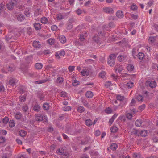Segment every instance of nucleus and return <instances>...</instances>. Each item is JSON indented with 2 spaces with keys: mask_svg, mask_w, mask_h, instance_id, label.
<instances>
[{
  "mask_svg": "<svg viewBox=\"0 0 158 158\" xmlns=\"http://www.w3.org/2000/svg\"><path fill=\"white\" fill-rule=\"evenodd\" d=\"M116 55L114 54H110L109 56L107 61L108 65L110 66H113L114 65L115 59L116 58Z\"/></svg>",
  "mask_w": 158,
  "mask_h": 158,
  "instance_id": "obj_1",
  "label": "nucleus"
},
{
  "mask_svg": "<svg viewBox=\"0 0 158 158\" xmlns=\"http://www.w3.org/2000/svg\"><path fill=\"white\" fill-rule=\"evenodd\" d=\"M17 3V1L15 0H12L10 2L6 5V7L9 10H13L14 6L16 5Z\"/></svg>",
  "mask_w": 158,
  "mask_h": 158,
  "instance_id": "obj_2",
  "label": "nucleus"
},
{
  "mask_svg": "<svg viewBox=\"0 0 158 158\" xmlns=\"http://www.w3.org/2000/svg\"><path fill=\"white\" fill-rule=\"evenodd\" d=\"M14 34L10 32L5 36V40L7 42L9 41H12V40L15 39V36Z\"/></svg>",
  "mask_w": 158,
  "mask_h": 158,
  "instance_id": "obj_3",
  "label": "nucleus"
},
{
  "mask_svg": "<svg viewBox=\"0 0 158 158\" xmlns=\"http://www.w3.org/2000/svg\"><path fill=\"white\" fill-rule=\"evenodd\" d=\"M85 40L84 36L83 35H80L79 39L77 40L75 43L77 45H82L84 44L83 41Z\"/></svg>",
  "mask_w": 158,
  "mask_h": 158,
  "instance_id": "obj_4",
  "label": "nucleus"
},
{
  "mask_svg": "<svg viewBox=\"0 0 158 158\" xmlns=\"http://www.w3.org/2000/svg\"><path fill=\"white\" fill-rule=\"evenodd\" d=\"M91 139L89 137L86 136L83 139L81 140V142L80 144L81 145H86L90 143Z\"/></svg>",
  "mask_w": 158,
  "mask_h": 158,
  "instance_id": "obj_5",
  "label": "nucleus"
},
{
  "mask_svg": "<svg viewBox=\"0 0 158 158\" xmlns=\"http://www.w3.org/2000/svg\"><path fill=\"white\" fill-rule=\"evenodd\" d=\"M81 101L83 103L84 106L89 108L90 105L87 101L83 97H81Z\"/></svg>",
  "mask_w": 158,
  "mask_h": 158,
  "instance_id": "obj_6",
  "label": "nucleus"
},
{
  "mask_svg": "<svg viewBox=\"0 0 158 158\" xmlns=\"http://www.w3.org/2000/svg\"><path fill=\"white\" fill-rule=\"evenodd\" d=\"M103 11L104 12L107 13H113L114 12V10L112 8L110 7H106L103 9Z\"/></svg>",
  "mask_w": 158,
  "mask_h": 158,
  "instance_id": "obj_7",
  "label": "nucleus"
},
{
  "mask_svg": "<svg viewBox=\"0 0 158 158\" xmlns=\"http://www.w3.org/2000/svg\"><path fill=\"white\" fill-rule=\"evenodd\" d=\"M24 19V16L21 14H19L17 15V19L19 21L22 22Z\"/></svg>",
  "mask_w": 158,
  "mask_h": 158,
  "instance_id": "obj_8",
  "label": "nucleus"
},
{
  "mask_svg": "<svg viewBox=\"0 0 158 158\" xmlns=\"http://www.w3.org/2000/svg\"><path fill=\"white\" fill-rule=\"evenodd\" d=\"M114 69L116 72L118 73H120L123 70V68L122 66H116L114 67Z\"/></svg>",
  "mask_w": 158,
  "mask_h": 158,
  "instance_id": "obj_9",
  "label": "nucleus"
},
{
  "mask_svg": "<svg viewBox=\"0 0 158 158\" xmlns=\"http://www.w3.org/2000/svg\"><path fill=\"white\" fill-rule=\"evenodd\" d=\"M43 116L41 115L40 114H37L35 117V119L36 121L39 122H40L42 121Z\"/></svg>",
  "mask_w": 158,
  "mask_h": 158,
  "instance_id": "obj_10",
  "label": "nucleus"
},
{
  "mask_svg": "<svg viewBox=\"0 0 158 158\" xmlns=\"http://www.w3.org/2000/svg\"><path fill=\"white\" fill-rule=\"evenodd\" d=\"M131 134L135 136H139V131L134 129L131 132Z\"/></svg>",
  "mask_w": 158,
  "mask_h": 158,
  "instance_id": "obj_11",
  "label": "nucleus"
},
{
  "mask_svg": "<svg viewBox=\"0 0 158 158\" xmlns=\"http://www.w3.org/2000/svg\"><path fill=\"white\" fill-rule=\"evenodd\" d=\"M40 106L38 104H35L33 107V110L37 112H39L40 110Z\"/></svg>",
  "mask_w": 158,
  "mask_h": 158,
  "instance_id": "obj_12",
  "label": "nucleus"
},
{
  "mask_svg": "<svg viewBox=\"0 0 158 158\" xmlns=\"http://www.w3.org/2000/svg\"><path fill=\"white\" fill-rule=\"evenodd\" d=\"M34 27L36 30H38L41 29V24L38 23H34L33 24Z\"/></svg>",
  "mask_w": 158,
  "mask_h": 158,
  "instance_id": "obj_13",
  "label": "nucleus"
},
{
  "mask_svg": "<svg viewBox=\"0 0 158 158\" xmlns=\"http://www.w3.org/2000/svg\"><path fill=\"white\" fill-rule=\"evenodd\" d=\"M85 95L87 98H91L93 96V94L91 91H88L86 92Z\"/></svg>",
  "mask_w": 158,
  "mask_h": 158,
  "instance_id": "obj_14",
  "label": "nucleus"
},
{
  "mask_svg": "<svg viewBox=\"0 0 158 158\" xmlns=\"http://www.w3.org/2000/svg\"><path fill=\"white\" fill-rule=\"evenodd\" d=\"M40 44L39 41H35L33 42V46L36 48H39L40 47Z\"/></svg>",
  "mask_w": 158,
  "mask_h": 158,
  "instance_id": "obj_15",
  "label": "nucleus"
},
{
  "mask_svg": "<svg viewBox=\"0 0 158 158\" xmlns=\"http://www.w3.org/2000/svg\"><path fill=\"white\" fill-rule=\"evenodd\" d=\"M147 132L146 130H143L141 131H139V135L143 137H145L147 135Z\"/></svg>",
  "mask_w": 158,
  "mask_h": 158,
  "instance_id": "obj_16",
  "label": "nucleus"
},
{
  "mask_svg": "<svg viewBox=\"0 0 158 158\" xmlns=\"http://www.w3.org/2000/svg\"><path fill=\"white\" fill-rule=\"evenodd\" d=\"M117 16L119 18H122L123 17L124 15L122 11H118L116 13Z\"/></svg>",
  "mask_w": 158,
  "mask_h": 158,
  "instance_id": "obj_17",
  "label": "nucleus"
},
{
  "mask_svg": "<svg viewBox=\"0 0 158 158\" xmlns=\"http://www.w3.org/2000/svg\"><path fill=\"white\" fill-rule=\"evenodd\" d=\"M37 96L38 98L40 99V100H45V97L44 96L42 93H38L37 94Z\"/></svg>",
  "mask_w": 158,
  "mask_h": 158,
  "instance_id": "obj_18",
  "label": "nucleus"
},
{
  "mask_svg": "<svg viewBox=\"0 0 158 158\" xmlns=\"http://www.w3.org/2000/svg\"><path fill=\"white\" fill-rule=\"evenodd\" d=\"M127 69L128 71H131L134 69V67L132 64H129L127 65Z\"/></svg>",
  "mask_w": 158,
  "mask_h": 158,
  "instance_id": "obj_19",
  "label": "nucleus"
},
{
  "mask_svg": "<svg viewBox=\"0 0 158 158\" xmlns=\"http://www.w3.org/2000/svg\"><path fill=\"white\" fill-rule=\"evenodd\" d=\"M59 40L60 42L62 43H64L66 42V38L63 35L60 36L59 37Z\"/></svg>",
  "mask_w": 158,
  "mask_h": 158,
  "instance_id": "obj_20",
  "label": "nucleus"
},
{
  "mask_svg": "<svg viewBox=\"0 0 158 158\" xmlns=\"http://www.w3.org/2000/svg\"><path fill=\"white\" fill-rule=\"evenodd\" d=\"M149 86L151 88H155L156 86V83L155 81H151L150 82Z\"/></svg>",
  "mask_w": 158,
  "mask_h": 158,
  "instance_id": "obj_21",
  "label": "nucleus"
},
{
  "mask_svg": "<svg viewBox=\"0 0 158 158\" xmlns=\"http://www.w3.org/2000/svg\"><path fill=\"white\" fill-rule=\"evenodd\" d=\"M24 14L27 17H29L30 16L31 11L29 8H26L25 10Z\"/></svg>",
  "mask_w": 158,
  "mask_h": 158,
  "instance_id": "obj_22",
  "label": "nucleus"
},
{
  "mask_svg": "<svg viewBox=\"0 0 158 158\" xmlns=\"http://www.w3.org/2000/svg\"><path fill=\"white\" fill-rule=\"evenodd\" d=\"M22 116V114L21 113L19 112H17L15 116V118L17 120H19L20 119Z\"/></svg>",
  "mask_w": 158,
  "mask_h": 158,
  "instance_id": "obj_23",
  "label": "nucleus"
},
{
  "mask_svg": "<svg viewBox=\"0 0 158 158\" xmlns=\"http://www.w3.org/2000/svg\"><path fill=\"white\" fill-rule=\"evenodd\" d=\"M16 80L14 78L10 79L9 81V84L11 86H14L15 85Z\"/></svg>",
  "mask_w": 158,
  "mask_h": 158,
  "instance_id": "obj_24",
  "label": "nucleus"
},
{
  "mask_svg": "<svg viewBox=\"0 0 158 158\" xmlns=\"http://www.w3.org/2000/svg\"><path fill=\"white\" fill-rule=\"evenodd\" d=\"M77 111L79 113H82L85 110L84 107L82 106H80L77 108Z\"/></svg>",
  "mask_w": 158,
  "mask_h": 158,
  "instance_id": "obj_25",
  "label": "nucleus"
},
{
  "mask_svg": "<svg viewBox=\"0 0 158 158\" xmlns=\"http://www.w3.org/2000/svg\"><path fill=\"white\" fill-rule=\"evenodd\" d=\"M85 124L87 126H90L92 124V121L89 119H86L85 121Z\"/></svg>",
  "mask_w": 158,
  "mask_h": 158,
  "instance_id": "obj_26",
  "label": "nucleus"
},
{
  "mask_svg": "<svg viewBox=\"0 0 158 158\" xmlns=\"http://www.w3.org/2000/svg\"><path fill=\"white\" fill-rule=\"evenodd\" d=\"M15 124V122L13 120H10L9 123V126L10 127L12 128L14 127Z\"/></svg>",
  "mask_w": 158,
  "mask_h": 158,
  "instance_id": "obj_27",
  "label": "nucleus"
},
{
  "mask_svg": "<svg viewBox=\"0 0 158 158\" xmlns=\"http://www.w3.org/2000/svg\"><path fill=\"white\" fill-rule=\"evenodd\" d=\"M28 76L33 78L36 77L37 76V74L34 72L29 73L28 74Z\"/></svg>",
  "mask_w": 158,
  "mask_h": 158,
  "instance_id": "obj_28",
  "label": "nucleus"
},
{
  "mask_svg": "<svg viewBox=\"0 0 158 158\" xmlns=\"http://www.w3.org/2000/svg\"><path fill=\"white\" fill-rule=\"evenodd\" d=\"M41 22L44 24H46V23H48V19L45 17H42L41 18L40 20Z\"/></svg>",
  "mask_w": 158,
  "mask_h": 158,
  "instance_id": "obj_29",
  "label": "nucleus"
},
{
  "mask_svg": "<svg viewBox=\"0 0 158 158\" xmlns=\"http://www.w3.org/2000/svg\"><path fill=\"white\" fill-rule=\"evenodd\" d=\"M49 105L48 103H44L43 105V108L44 109L47 110L49 109Z\"/></svg>",
  "mask_w": 158,
  "mask_h": 158,
  "instance_id": "obj_30",
  "label": "nucleus"
},
{
  "mask_svg": "<svg viewBox=\"0 0 158 158\" xmlns=\"http://www.w3.org/2000/svg\"><path fill=\"white\" fill-rule=\"evenodd\" d=\"M35 66L36 69H40L42 68L43 65L41 63H38L35 64Z\"/></svg>",
  "mask_w": 158,
  "mask_h": 158,
  "instance_id": "obj_31",
  "label": "nucleus"
},
{
  "mask_svg": "<svg viewBox=\"0 0 158 158\" xmlns=\"http://www.w3.org/2000/svg\"><path fill=\"white\" fill-rule=\"evenodd\" d=\"M142 123V122L141 120L140 119H137L135 121V125L138 127H139L141 126Z\"/></svg>",
  "mask_w": 158,
  "mask_h": 158,
  "instance_id": "obj_32",
  "label": "nucleus"
},
{
  "mask_svg": "<svg viewBox=\"0 0 158 158\" xmlns=\"http://www.w3.org/2000/svg\"><path fill=\"white\" fill-rule=\"evenodd\" d=\"M26 132L24 130H21L19 131V135L22 137H24L26 134Z\"/></svg>",
  "mask_w": 158,
  "mask_h": 158,
  "instance_id": "obj_33",
  "label": "nucleus"
},
{
  "mask_svg": "<svg viewBox=\"0 0 158 158\" xmlns=\"http://www.w3.org/2000/svg\"><path fill=\"white\" fill-rule=\"evenodd\" d=\"M57 152L59 154L64 155V150L62 148H59L57 151Z\"/></svg>",
  "mask_w": 158,
  "mask_h": 158,
  "instance_id": "obj_34",
  "label": "nucleus"
},
{
  "mask_svg": "<svg viewBox=\"0 0 158 158\" xmlns=\"http://www.w3.org/2000/svg\"><path fill=\"white\" fill-rule=\"evenodd\" d=\"M28 107L27 105H25L22 107V110L24 113L27 112L28 110Z\"/></svg>",
  "mask_w": 158,
  "mask_h": 158,
  "instance_id": "obj_35",
  "label": "nucleus"
},
{
  "mask_svg": "<svg viewBox=\"0 0 158 158\" xmlns=\"http://www.w3.org/2000/svg\"><path fill=\"white\" fill-rule=\"evenodd\" d=\"M117 116V114H115L112 116V118L110 119L109 120V123H110V125L112 123Z\"/></svg>",
  "mask_w": 158,
  "mask_h": 158,
  "instance_id": "obj_36",
  "label": "nucleus"
},
{
  "mask_svg": "<svg viewBox=\"0 0 158 158\" xmlns=\"http://www.w3.org/2000/svg\"><path fill=\"white\" fill-rule=\"evenodd\" d=\"M144 56V54L142 52H139L137 55V57L140 60H142Z\"/></svg>",
  "mask_w": 158,
  "mask_h": 158,
  "instance_id": "obj_37",
  "label": "nucleus"
},
{
  "mask_svg": "<svg viewBox=\"0 0 158 158\" xmlns=\"http://www.w3.org/2000/svg\"><path fill=\"white\" fill-rule=\"evenodd\" d=\"M111 131L112 133H115L118 131V128L116 127L113 126L110 128Z\"/></svg>",
  "mask_w": 158,
  "mask_h": 158,
  "instance_id": "obj_38",
  "label": "nucleus"
},
{
  "mask_svg": "<svg viewBox=\"0 0 158 158\" xmlns=\"http://www.w3.org/2000/svg\"><path fill=\"white\" fill-rule=\"evenodd\" d=\"M93 41L97 43H99V37L98 36L95 35L93 37Z\"/></svg>",
  "mask_w": 158,
  "mask_h": 158,
  "instance_id": "obj_39",
  "label": "nucleus"
},
{
  "mask_svg": "<svg viewBox=\"0 0 158 158\" xmlns=\"http://www.w3.org/2000/svg\"><path fill=\"white\" fill-rule=\"evenodd\" d=\"M117 148V145L116 143H113L110 146L111 149L113 151L115 150Z\"/></svg>",
  "mask_w": 158,
  "mask_h": 158,
  "instance_id": "obj_40",
  "label": "nucleus"
},
{
  "mask_svg": "<svg viewBox=\"0 0 158 158\" xmlns=\"http://www.w3.org/2000/svg\"><path fill=\"white\" fill-rule=\"evenodd\" d=\"M71 110V107L69 106H65L63 107L62 110L64 111H67Z\"/></svg>",
  "mask_w": 158,
  "mask_h": 158,
  "instance_id": "obj_41",
  "label": "nucleus"
},
{
  "mask_svg": "<svg viewBox=\"0 0 158 158\" xmlns=\"http://www.w3.org/2000/svg\"><path fill=\"white\" fill-rule=\"evenodd\" d=\"M134 85V83L133 82H129L127 83L126 86L128 88H131Z\"/></svg>",
  "mask_w": 158,
  "mask_h": 158,
  "instance_id": "obj_42",
  "label": "nucleus"
},
{
  "mask_svg": "<svg viewBox=\"0 0 158 158\" xmlns=\"http://www.w3.org/2000/svg\"><path fill=\"white\" fill-rule=\"evenodd\" d=\"M66 26L67 28L68 29H71L73 27V24L69 22L66 24Z\"/></svg>",
  "mask_w": 158,
  "mask_h": 158,
  "instance_id": "obj_43",
  "label": "nucleus"
},
{
  "mask_svg": "<svg viewBox=\"0 0 158 158\" xmlns=\"http://www.w3.org/2000/svg\"><path fill=\"white\" fill-rule=\"evenodd\" d=\"M116 99L117 100L121 101L124 100V97L123 96H121L119 95H118L116 96Z\"/></svg>",
  "mask_w": 158,
  "mask_h": 158,
  "instance_id": "obj_44",
  "label": "nucleus"
},
{
  "mask_svg": "<svg viewBox=\"0 0 158 158\" xmlns=\"http://www.w3.org/2000/svg\"><path fill=\"white\" fill-rule=\"evenodd\" d=\"M138 50H137L136 48H134L132 50V55L134 58H136L135 56H136V54L137 53Z\"/></svg>",
  "mask_w": 158,
  "mask_h": 158,
  "instance_id": "obj_45",
  "label": "nucleus"
},
{
  "mask_svg": "<svg viewBox=\"0 0 158 158\" xmlns=\"http://www.w3.org/2000/svg\"><path fill=\"white\" fill-rule=\"evenodd\" d=\"M107 26H109V28L112 29L114 28L115 26V25L114 22H111L109 23Z\"/></svg>",
  "mask_w": 158,
  "mask_h": 158,
  "instance_id": "obj_46",
  "label": "nucleus"
},
{
  "mask_svg": "<svg viewBox=\"0 0 158 158\" xmlns=\"http://www.w3.org/2000/svg\"><path fill=\"white\" fill-rule=\"evenodd\" d=\"M11 155V154L10 152L9 153H6L3 155L2 158H9Z\"/></svg>",
  "mask_w": 158,
  "mask_h": 158,
  "instance_id": "obj_47",
  "label": "nucleus"
},
{
  "mask_svg": "<svg viewBox=\"0 0 158 158\" xmlns=\"http://www.w3.org/2000/svg\"><path fill=\"white\" fill-rule=\"evenodd\" d=\"M63 78L61 77H59L57 78L56 81L58 83H61L63 81Z\"/></svg>",
  "mask_w": 158,
  "mask_h": 158,
  "instance_id": "obj_48",
  "label": "nucleus"
},
{
  "mask_svg": "<svg viewBox=\"0 0 158 158\" xmlns=\"http://www.w3.org/2000/svg\"><path fill=\"white\" fill-rule=\"evenodd\" d=\"M68 22L72 24L73 23H76L77 22V20L75 18H72L69 19Z\"/></svg>",
  "mask_w": 158,
  "mask_h": 158,
  "instance_id": "obj_49",
  "label": "nucleus"
},
{
  "mask_svg": "<svg viewBox=\"0 0 158 158\" xmlns=\"http://www.w3.org/2000/svg\"><path fill=\"white\" fill-rule=\"evenodd\" d=\"M112 85L111 82L110 81H108L105 83V86L106 88H108L109 86Z\"/></svg>",
  "mask_w": 158,
  "mask_h": 158,
  "instance_id": "obj_50",
  "label": "nucleus"
},
{
  "mask_svg": "<svg viewBox=\"0 0 158 158\" xmlns=\"http://www.w3.org/2000/svg\"><path fill=\"white\" fill-rule=\"evenodd\" d=\"M118 60L120 62L124 60V57L123 55H119L118 57Z\"/></svg>",
  "mask_w": 158,
  "mask_h": 158,
  "instance_id": "obj_51",
  "label": "nucleus"
},
{
  "mask_svg": "<svg viewBox=\"0 0 158 158\" xmlns=\"http://www.w3.org/2000/svg\"><path fill=\"white\" fill-rule=\"evenodd\" d=\"M82 75L84 76H88L89 74V72L88 71H83L81 72Z\"/></svg>",
  "mask_w": 158,
  "mask_h": 158,
  "instance_id": "obj_52",
  "label": "nucleus"
},
{
  "mask_svg": "<svg viewBox=\"0 0 158 158\" xmlns=\"http://www.w3.org/2000/svg\"><path fill=\"white\" fill-rule=\"evenodd\" d=\"M47 81V80H42L35 81V83L37 84H40L45 82Z\"/></svg>",
  "mask_w": 158,
  "mask_h": 158,
  "instance_id": "obj_53",
  "label": "nucleus"
},
{
  "mask_svg": "<svg viewBox=\"0 0 158 158\" xmlns=\"http://www.w3.org/2000/svg\"><path fill=\"white\" fill-rule=\"evenodd\" d=\"M3 123L6 124L8 122L9 118L8 117L5 116L2 120Z\"/></svg>",
  "mask_w": 158,
  "mask_h": 158,
  "instance_id": "obj_54",
  "label": "nucleus"
},
{
  "mask_svg": "<svg viewBox=\"0 0 158 158\" xmlns=\"http://www.w3.org/2000/svg\"><path fill=\"white\" fill-rule=\"evenodd\" d=\"M56 18L58 20H60L64 18L63 16L61 15H56Z\"/></svg>",
  "mask_w": 158,
  "mask_h": 158,
  "instance_id": "obj_55",
  "label": "nucleus"
},
{
  "mask_svg": "<svg viewBox=\"0 0 158 158\" xmlns=\"http://www.w3.org/2000/svg\"><path fill=\"white\" fill-rule=\"evenodd\" d=\"M136 98L137 100L139 101H142L143 99V96L141 95L137 96Z\"/></svg>",
  "mask_w": 158,
  "mask_h": 158,
  "instance_id": "obj_56",
  "label": "nucleus"
},
{
  "mask_svg": "<svg viewBox=\"0 0 158 158\" xmlns=\"http://www.w3.org/2000/svg\"><path fill=\"white\" fill-rule=\"evenodd\" d=\"M106 74V73L104 71H102L100 72L99 74V77L102 78L105 77V75Z\"/></svg>",
  "mask_w": 158,
  "mask_h": 158,
  "instance_id": "obj_57",
  "label": "nucleus"
},
{
  "mask_svg": "<svg viewBox=\"0 0 158 158\" xmlns=\"http://www.w3.org/2000/svg\"><path fill=\"white\" fill-rule=\"evenodd\" d=\"M79 84V82L77 80L73 81L72 83V85L73 86H76Z\"/></svg>",
  "mask_w": 158,
  "mask_h": 158,
  "instance_id": "obj_58",
  "label": "nucleus"
},
{
  "mask_svg": "<svg viewBox=\"0 0 158 158\" xmlns=\"http://www.w3.org/2000/svg\"><path fill=\"white\" fill-rule=\"evenodd\" d=\"M75 67L74 66H70L68 67L69 71V72H71L74 70Z\"/></svg>",
  "mask_w": 158,
  "mask_h": 158,
  "instance_id": "obj_59",
  "label": "nucleus"
},
{
  "mask_svg": "<svg viewBox=\"0 0 158 158\" xmlns=\"http://www.w3.org/2000/svg\"><path fill=\"white\" fill-rule=\"evenodd\" d=\"M149 41L151 43H153L155 40V38L154 37L151 36L149 38Z\"/></svg>",
  "mask_w": 158,
  "mask_h": 158,
  "instance_id": "obj_60",
  "label": "nucleus"
},
{
  "mask_svg": "<svg viewBox=\"0 0 158 158\" xmlns=\"http://www.w3.org/2000/svg\"><path fill=\"white\" fill-rule=\"evenodd\" d=\"M105 112L107 113L110 114L112 112V110L110 107H108L105 110Z\"/></svg>",
  "mask_w": 158,
  "mask_h": 158,
  "instance_id": "obj_61",
  "label": "nucleus"
},
{
  "mask_svg": "<svg viewBox=\"0 0 158 158\" xmlns=\"http://www.w3.org/2000/svg\"><path fill=\"white\" fill-rule=\"evenodd\" d=\"M93 61V60L89 59L86 60L85 61V63L86 64H91L92 63Z\"/></svg>",
  "mask_w": 158,
  "mask_h": 158,
  "instance_id": "obj_62",
  "label": "nucleus"
},
{
  "mask_svg": "<svg viewBox=\"0 0 158 158\" xmlns=\"http://www.w3.org/2000/svg\"><path fill=\"white\" fill-rule=\"evenodd\" d=\"M48 41L50 45L53 44L55 42V40L51 39H49Z\"/></svg>",
  "mask_w": 158,
  "mask_h": 158,
  "instance_id": "obj_63",
  "label": "nucleus"
},
{
  "mask_svg": "<svg viewBox=\"0 0 158 158\" xmlns=\"http://www.w3.org/2000/svg\"><path fill=\"white\" fill-rule=\"evenodd\" d=\"M43 119L42 121H43V122L45 123H47L48 122V118L46 116H43Z\"/></svg>",
  "mask_w": 158,
  "mask_h": 158,
  "instance_id": "obj_64",
  "label": "nucleus"
}]
</instances>
